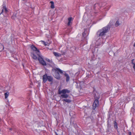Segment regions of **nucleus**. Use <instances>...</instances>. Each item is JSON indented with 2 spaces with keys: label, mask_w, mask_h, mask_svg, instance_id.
Here are the masks:
<instances>
[{
  "label": "nucleus",
  "mask_w": 135,
  "mask_h": 135,
  "mask_svg": "<svg viewBox=\"0 0 135 135\" xmlns=\"http://www.w3.org/2000/svg\"><path fill=\"white\" fill-rule=\"evenodd\" d=\"M0 46H1V47H3V46L1 44H0Z\"/></svg>",
  "instance_id": "nucleus-22"
},
{
  "label": "nucleus",
  "mask_w": 135,
  "mask_h": 135,
  "mask_svg": "<svg viewBox=\"0 0 135 135\" xmlns=\"http://www.w3.org/2000/svg\"><path fill=\"white\" fill-rule=\"evenodd\" d=\"M9 130H12V128H10L9 129Z\"/></svg>",
  "instance_id": "nucleus-25"
},
{
  "label": "nucleus",
  "mask_w": 135,
  "mask_h": 135,
  "mask_svg": "<svg viewBox=\"0 0 135 135\" xmlns=\"http://www.w3.org/2000/svg\"><path fill=\"white\" fill-rule=\"evenodd\" d=\"M9 95V93L8 92H7L6 93H4V95H5V99H7Z\"/></svg>",
  "instance_id": "nucleus-16"
},
{
  "label": "nucleus",
  "mask_w": 135,
  "mask_h": 135,
  "mask_svg": "<svg viewBox=\"0 0 135 135\" xmlns=\"http://www.w3.org/2000/svg\"><path fill=\"white\" fill-rule=\"evenodd\" d=\"M69 95L67 94H61L60 95V97L62 98H66L68 97Z\"/></svg>",
  "instance_id": "nucleus-9"
},
{
  "label": "nucleus",
  "mask_w": 135,
  "mask_h": 135,
  "mask_svg": "<svg viewBox=\"0 0 135 135\" xmlns=\"http://www.w3.org/2000/svg\"><path fill=\"white\" fill-rule=\"evenodd\" d=\"M53 78L50 76H47L46 74L44 75L42 77L43 82L44 83H45L47 80L49 82H52Z\"/></svg>",
  "instance_id": "nucleus-3"
},
{
  "label": "nucleus",
  "mask_w": 135,
  "mask_h": 135,
  "mask_svg": "<svg viewBox=\"0 0 135 135\" xmlns=\"http://www.w3.org/2000/svg\"><path fill=\"white\" fill-rule=\"evenodd\" d=\"M134 60V59H133L132 60H131V63H132V64H135V63H134L133 62V61Z\"/></svg>",
  "instance_id": "nucleus-19"
},
{
  "label": "nucleus",
  "mask_w": 135,
  "mask_h": 135,
  "mask_svg": "<svg viewBox=\"0 0 135 135\" xmlns=\"http://www.w3.org/2000/svg\"><path fill=\"white\" fill-rule=\"evenodd\" d=\"M12 19H13V17L12 16Z\"/></svg>",
  "instance_id": "nucleus-26"
},
{
  "label": "nucleus",
  "mask_w": 135,
  "mask_h": 135,
  "mask_svg": "<svg viewBox=\"0 0 135 135\" xmlns=\"http://www.w3.org/2000/svg\"><path fill=\"white\" fill-rule=\"evenodd\" d=\"M70 92V90L67 89H64L62 90H61L60 89L58 90V94H66V93H69Z\"/></svg>",
  "instance_id": "nucleus-5"
},
{
  "label": "nucleus",
  "mask_w": 135,
  "mask_h": 135,
  "mask_svg": "<svg viewBox=\"0 0 135 135\" xmlns=\"http://www.w3.org/2000/svg\"><path fill=\"white\" fill-rule=\"evenodd\" d=\"M68 26H70L71 25V21L73 20V19L72 17H69L68 18Z\"/></svg>",
  "instance_id": "nucleus-10"
},
{
  "label": "nucleus",
  "mask_w": 135,
  "mask_h": 135,
  "mask_svg": "<svg viewBox=\"0 0 135 135\" xmlns=\"http://www.w3.org/2000/svg\"><path fill=\"white\" fill-rule=\"evenodd\" d=\"M45 45H46L45 43Z\"/></svg>",
  "instance_id": "nucleus-27"
},
{
  "label": "nucleus",
  "mask_w": 135,
  "mask_h": 135,
  "mask_svg": "<svg viewBox=\"0 0 135 135\" xmlns=\"http://www.w3.org/2000/svg\"><path fill=\"white\" fill-rule=\"evenodd\" d=\"M100 94L99 93L97 92L95 93L94 98L95 100L93 103L92 108L93 110H95L96 107L98 106L99 103V99L100 98Z\"/></svg>",
  "instance_id": "nucleus-2"
},
{
  "label": "nucleus",
  "mask_w": 135,
  "mask_h": 135,
  "mask_svg": "<svg viewBox=\"0 0 135 135\" xmlns=\"http://www.w3.org/2000/svg\"><path fill=\"white\" fill-rule=\"evenodd\" d=\"M31 56L32 58L35 60H37L38 58L36 55H35L33 53H31Z\"/></svg>",
  "instance_id": "nucleus-11"
},
{
  "label": "nucleus",
  "mask_w": 135,
  "mask_h": 135,
  "mask_svg": "<svg viewBox=\"0 0 135 135\" xmlns=\"http://www.w3.org/2000/svg\"><path fill=\"white\" fill-rule=\"evenodd\" d=\"M133 68L134 70L135 71V64H133Z\"/></svg>",
  "instance_id": "nucleus-20"
},
{
  "label": "nucleus",
  "mask_w": 135,
  "mask_h": 135,
  "mask_svg": "<svg viewBox=\"0 0 135 135\" xmlns=\"http://www.w3.org/2000/svg\"><path fill=\"white\" fill-rule=\"evenodd\" d=\"M63 101H65L66 102H67L68 103H69L70 102H71V100L68 99H64L63 100Z\"/></svg>",
  "instance_id": "nucleus-14"
},
{
  "label": "nucleus",
  "mask_w": 135,
  "mask_h": 135,
  "mask_svg": "<svg viewBox=\"0 0 135 135\" xmlns=\"http://www.w3.org/2000/svg\"><path fill=\"white\" fill-rule=\"evenodd\" d=\"M54 70L55 72V77L58 79H60L61 78V75L59 73L62 74L63 73V71L59 68L55 69Z\"/></svg>",
  "instance_id": "nucleus-4"
},
{
  "label": "nucleus",
  "mask_w": 135,
  "mask_h": 135,
  "mask_svg": "<svg viewBox=\"0 0 135 135\" xmlns=\"http://www.w3.org/2000/svg\"><path fill=\"white\" fill-rule=\"evenodd\" d=\"M53 54L56 57H60V56L61 55V54H60L58 53L57 52H54Z\"/></svg>",
  "instance_id": "nucleus-13"
},
{
  "label": "nucleus",
  "mask_w": 135,
  "mask_h": 135,
  "mask_svg": "<svg viewBox=\"0 0 135 135\" xmlns=\"http://www.w3.org/2000/svg\"><path fill=\"white\" fill-rule=\"evenodd\" d=\"M31 48L33 51L36 52V53L37 55H40V53L39 50L38 49L33 45H32L31 46Z\"/></svg>",
  "instance_id": "nucleus-7"
},
{
  "label": "nucleus",
  "mask_w": 135,
  "mask_h": 135,
  "mask_svg": "<svg viewBox=\"0 0 135 135\" xmlns=\"http://www.w3.org/2000/svg\"><path fill=\"white\" fill-rule=\"evenodd\" d=\"M114 128L116 129H117L118 128V124L115 121H114Z\"/></svg>",
  "instance_id": "nucleus-12"
},
{
  "label": "nucleus",
  "mask_w": 135,
  "mask_h": 135,
  "mask_svg": "<svg viewBox=\"0 0 135 135\" xmlns=\"http://www.w3.org/2000/svg\"><path fill=\"white\" fill-rule=\"evenodd\" d=\"M38 56V58L37 60H38L39 62L42 65L44 66L46 65V62L40 56V53L39 55Z\"/></svg>",
  "instance_id": "nucleus-6"
},
{
  "label": "nucleus",
  "mask_w": 135,
  "mask_h": 135,
  "mask_svg": "<svg viewBox=\"0 0 135 135\" xmlns=\"http://www.w3.org/2000/svg\"><path fill=\"white\" fill-rule=\"evenodd\" d=\"M119 25H120V23H119V21H117L115 24V26L117 27Z\"/></svg>",
  "instance_id": "nucleus-17"
},
{
  "label": "nucleus",
  "mask_w": 135,
  "mask_h": 135,
  "mask_svg": "<svg viewBox=\"0 0 135 135\" xmlns=\"http://www.w3.org/2000/svg\"><path fill=\"white\" fill-rule=\"evenodd\" d=\"M23 1H25V0H22Z\"/></svg>",
  "instance_id": "nucleus-28"
},
{
  "label": "nucleus",
  "mask_w": 135,
  "mask_h": 135,
  "mask_svg": "<svg viewBox=\"0 0 135 135\" xmlns=\"http://www.w3.org/2000/svg\"><path fill=\"white\" fill-rule=\"evenodd\" d=\"M50 3L51 4V8H54V3L53 1H51L50 2Z\"/></svg>",
  "instance_id": "nucleus-15"
},
{
  "label": "nucleus",
  "mask_w": 135,
  "mask_h": 135,
  "mask_svg": "<svg viewBox=\"0 0 135 135\" xmlns=\"http://www.w3.org/2000/svg\"><path fill=\"white\" fill-rule=\"evenodd\" d=\"M110 29V27L107 25L99 30L97 32V35L98 37H99L96 42V47L101 44H104L105 41L104 38L105 37L107 33L108 32Z\"/></svg>",
  "instance_id": "nucleus-1"
},
{
  "label": "nucleus",
  "mask_w": 135,
  "mask_h": 135,
  "mask_svg": "<svg viewBox=\"0 0 135 135\" xmlns=\"http://www.w3.org/2000/svg\"><path fill=\"white\" fill-rule=\"evenodd\" d=\"M133 46L134 47H135V43H134V45H133Z\"/></svg>",
  "instance_id": "nucleus-24"
},
{
  "label": "nucleus",
  "mask_w": 135,
  "mask_h": 135,
  "mask_svg": "<svg viewBox=\"0 0 135 135\" xmlns=\"http://www.w3.org/2000/svg\"><path fill=\"white\" fill-rule=\"evenodd\" d=\"M85 32V30L84 32L83 33V36L84 37L85 36V35L86 34V33Z\"/></svg>",
  "instance_id": "nucleus-18"
},
{
  "label": "nucleus",
  "mask_w": 135,
  "mask_h": 135,
  "mask_svg": "<svg viewBox=\"0 0 135 135\" xmlns=\"http://www.w3.org/2000/svg\"><path fill=\"white\" fill-rule=\"evenodd\" d=\"M128 134L129 135H131V132H128Z\"/></svg>",
  "instance_id": "nucleus-21"
},
{
  "label": "nucleus",
  "mask_w": 135,
  "mask_h": 135,
  "mask_svg": "<svg viewBox=\"0 0 135 135\" xmlns=\"http://www.w3.org/2000/svg\"><path fill=\"white\" fill-rule=\"evenodd\" d=\"M55 134H56V135H58V134H57V133L56 132H55Z\"/></svg>",
  "instance_id": "nucleus-23"
},
{
  "label": "nucleus",
  "mask_w": 135,
  "mask_h": 135,
  "mask_svg": "<svg viewBox=\"0 0 135 135\" xmlns=\"http://www.w3.org/2000/svg\"><path fill=\"white\" fill-rule=\"evenodd\" d=\"M65 76L66 77V81L67 82H68L70 80V76L69 75L65 73L64 74Z\"/></svg>",
  "instance_id": "nucleus-8"
}]
</instances>
